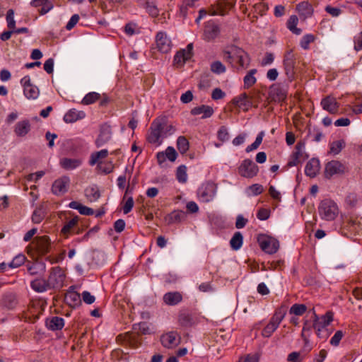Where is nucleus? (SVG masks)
<instances>
[{
    "instance_id": "1",
    "label": "nucleus",
    "mask_w": 362,
    "mask_h": 362,
    "mask_svg": "<svg viewBox=\"0 0 362 362\" xmlns=\"http://www.w3.org/2000/svg\"><path fill=\"white\" fill-rule=\"evenodd\" d=\"M175 131V127L168 124L165 118H157L151 124L147 140L149 143L158 146L161 144L163 139L172 135Z\"/></svg>"
},
{
    "instance_id": "2",
    "label": "nucleus",
    "mask_w": 362,
    "mask_h": 362,
    "mask_svg": "<svg viewBox=\"0 0 362 362\" xmlns=\"http://www.w3.org/2000/svg\"><path fill=\"white\" fill-rule=\"evenodd\" d=\"M223 58L233 67L238 69L247 68L250 64L247 53L237 46H231L228 50L225 51Z\"/></svg>"
},
{
    "instance_id": "3",
    "label": "nucleus",
    "mask_w": 362,
    "mask_h": 362,
    "mask_svg": "<svg viewBox=\"0 0 362 362\" xmlns=\"http://www.w3.org/2000/svg\"><path fill=\"white\" fill-rule=\"evenodd\" d=\"M318 213L322 219L331 221L337 217L339 208L333 200L325 199L319 204Z\"/></svg>"
},
{
    "instance_id": "4",
    "label": "nucleus",
    "mask_w": 362,
    "mask_h": 362,
    "mask_svg": "<svg viewBox=\"0 0 362 362\" xmlns=\"http://www.w3.org/2000/svg\"><path fill=\"white\" fill-rule=\"evenodd\" d=\"M66 275L59 267H52L49 271L47 282L51 289H59L63 287Z\"/></svg>"
},
{
    "instance_id": "5",
    "label": "nucleus",
    "mask_w": 362,
    "mask_h": 362,
    "mask_svg": "<svg viewBox=\"0 0 362 362\" xmlns=\"http://www.w3.org/2000/svg\"><path fill=\"white\" fill-rule=\"evenodd\" d=\"M257 242L260 248L269 255L276 253L279 248V241L276 238L265 234L259 235Z\"/></svg>"
},
{
    "instance_id": "6",
    "label": "nucleus",
    "mask_w": 362,
    "mask_h": 362,
    "mask_svg": "<svg viewBox=\"0 0 362 362\" xmlns=\"http://www.w3.org/2000/svg\"><path fill=\"white\" fill-rule=\"evenodd\" d=\"M217 186L213 182H206L201 185L198 189L197 196L202 202H209L212 201L216 194Z\"/></svg>"
},
{
    "instance_id": "7",
    "label": "nucleus",
    "mask_w": 362,
    "mask_h": 362,
    "mask_svg": "<svg viewBox=\"0 0 362 362\" xmlns=\"http://www.w3.org/2000/svg\"><path fill=\"white\" fill-rule=\"evenodd\" d=\"M238 174L246 178L255 177L259 172V167L250 159H245L238 168Z\"/></svg>"
},
{
    "instance_id": "8",
    "label": "nucleus",
    "mask_w": 362,
    "mask_h": 362,
    "mask_svg": "<svg viewBox=\"0 0 362 362\" xmlns=\"http://www.w3.org/2000/svg\"><path fill=\"white\" fill-rule=\"evenodd\" d=\"M285 313L279 310L276 311L269 322L265 326L262 331V335L264 337L269 338L274 332L279 327L280 323L284 317Z\"/></svg>"
},
{
    "instance_id": "9",
    "label": "nucleus",
    "mask_w": 362,
    "mask_h": 362,
    "mask_svg": "<svg viewBox=\"0 0 362 362\" xmlns=\"http://www.w3.org/2000/svg\"><path fill=\"white\" fill-rule=\"evenodd\" d=\"M296 64V57L293 49H289L286 52L283 65L285 74L289 79H293L295 75V69Z\"/></svg>"
},
{
    "instance_id": "10",
    "label": "nucleus",
    "mask_w": 362,
    "mask_h": 362,
    "mask_svg": "<svg viewBox=\"0 0 362 362\" xmlns=\"http://www.w3.org/2000/svg\"><path fill=\"white\" fill-rule=\"evenodd\" d=\"M305 146L304 141H300L297 143L295 151L291 154L287 163L288 167L296 166L308 158V155L304 152Z\"/></svg>"
},
{
    "instance_id": "11",
    "label": "nucleus",
    "mask_w": 362,
    "mask_h": 362,
    "mask_svg": "<svg viewBox=\"0 0 362 362\" xmlns=\"http://www.w3.org/2000/svg\"><path fill=\"white\" fill-rule=\"evenodd\" d=\"M345 166L339 160H331L325 165V176L326 178H331L333 175L343 173Z\"/></svg>"
},
{
    "instance_id": "12",
    "label": "nucleus",
    "mask_w": 362,
    "mask_h": 362,
    "mask_svg": "<svg viewBox=\"0 0 362 362\" xmlns=\"http://www.w3.org/2000/svg\"><path fill=\"white\" fill-rule=\"evenodd\" d=\"M69 184L70 179L68 177H62L53 182L52 192L55 195H62L68 191Z\"/></svg>"
},
{
    "instance_id": "13",
    "label": "nucleus",
    "mask_w": 362,
    "mask_h": 362,
    "mask_svg": "<svg viewBox=\"0 0 362 362\" xmlns=\"http://www.w3.org/2000/svg\"><path fill=\"white\" fill-rule=\"evenodd\" d=\"M333 320V313L327 312L325 315L318 318L315 315V320L313 322V327L316 330L317 335L320 337V332L328 326Z\"/></svg>"
},
{
    "instance_id": "14",
    "label": "nucleus",
    "mask_w": 362,
    "mask_h": 362,
    "mask_svg": "<svg viewBox=\"0 0 362 362\" xmlns=\"http://www.w3.org/2000/svg\"><path fill=\"white\" fill-rule=\"evenodd\" d=\"M160 341L163 346L168 349L177 346L180 342V337L176 332H169L161 336Z\"/></svg>"
},
{
    "instance_id": "15",
    "label": "nucleus",
    "mask_w": 362,
    "mask_h": 362,
    "mask_svg": "<svg viewBox=\"0 0 362 362\" xmlns=\"http://www.w3.org/2000/svg\"><path fill=\"white\" fill-rule=\"evenodd\" d=\"M220 33V28L213 21H209L204 24V39L206 41L214 40Z\"/></svg>"
},
{
    "instance_id": "16",
    "label": "nucleus",
    "mask_w": 362,
    "mask_h": 362,
    "mask_svg": "<svg viewBox=\"0 0 362 362\" xmlns=\"http://www.w3.org/2000/svg\"><path fill=\"white\" fill-rule=\"evenodd\" d=\"M34 247L39 255H44L49 252L51 243L48 236L37 237L33 242Z\"/></svg>"
},
{
    "instance_id": "17",
    "label": "nucleus",
    "mask_w": 362,
    "mask_h": 362,
    "mask_svg": "<svg viewBox=\"0 0 362 362\" xmlns=\"http://www.w3.org/2000/svg\"><path fill=\"white\" fill-rule=\"evenodd\" d=\"M156 42L158 49L163 53H168L171 49V41L165 33L159 32L156 35Z\"/></svg>"
},
{
    "instance_id": "18",
    "label": "nucleus",
    "mask_w": 362,
    "mask_h": 362,
    "mask_svg": "<svg viewBox=\"0 0 362 362\" xmlns=\"http://www.w3.org/2000/svg\"><path fill=\"white\" fill-rule=\"evenodd\" d=\"M112 136V131L110 125L104 124L101 125L100 134L95 140V146L100 148L107 143Z\"/></svg>"
},
{
    "instance_id": "19",
    "label": "nucleus",
    "mask_w": 362,
    "mask_h": 362,
    "mask_svg": "<svg viewBox=\"0 0 362 362\" xmlns=\"http://www.w3.org/2000/svg\"><path fill=\"white\" fill-rule=\"evenodd\" d=\"M232 102L235 106L242 109L245 112H247L252 106V101L251 98L245 93H243L235 97Z\"/></svg>"
},
{
    "instance_id": "20",
    "label": "nucleus",
    "mask_w": 362,
    "mask_h": 362,
    "mask_svg": "<svg viewBox=\"0 0 362 362\" xmlns=\"http://www.w3.org/2000/svg\"><path fill=\"white\" fill-rule=\"evenodd\" d=\"M322 108L331 114H336L339 110V103L335 98L327 96L321 101Z\"/></svg>"
},
{
    "instance_id": "21",
    "label": "nucleus",
    "mask_w": 362,
    "mask_h": 362,
    "mask_svg": "<svg viewBox=\"0 0 362 362\" xmlns=\"http://www.w3.org/2000/svg\"><path fill=\"white\" fill-rule=\"evenodd\" d=\"M320 169V160L317 158L310 159L305 168V173L310 177H315Z\"/></svg>"
},
{
    "instance_id": "22",
    "label": "nucleus",
    "mask_w": 362,
    "mask_h": 362,
    "mask_svg": "<svg viewBox=\"0 0 362 362\" xmlns=\"http://www.w3.org/2000/svg\"><path fill=\"white\" fill-rule=\"evenodd\" d=\"M163 300L168 305H176L182 300V295L178 291L168 292L163 295Z\"/></svg>"
},
{
    "instance_id": "23",
    "label": "nucleus",
    "mask_w": 362,
    "mask_h": 362,
    "mask_svg": "<svg viewBox=\"0 0 362 362\" xmlns=\"http://www.w3.org/2000/svg\"><path fill=\"white\" fill-rule=\"evenodd\" d=\"M177 153L175 148L168 146L165 152H158L157 153V160L159 164L163 163L168 158L170 161L173 162L176 160Z\"/></svg>"
},
{
    "instance_id": "24",
    "label": "nucleus",
    "mask_w": 362,
    "mask_h": 362,
    "mask_svg": "<svg viewBox=\"0 0 362 362\" xmlns=\"http://www.w3.org/2000/svg\"><path fill=\"white\" fill-rule=\"evenodd\" d=\"M18 303L16 296L14 293H5L1 298V304L7 309H13Z\"/></svg>"
},
{
    "instance_id": "25",
    "label": "nucleus",
    "mask_w": 362,
    "mask_h": 362,
    "mask_svg": "<svg viewBox=\"0 0 362 362\" xmlns=\"http://www.w3.org/2000/svg\"><path fill=\"white\" fill-rule=\"evenodd\" d=\"M30 123L29 120L24 119L18 122L14 128V132L18 136L23 137L30 131Z\"/></svg>"
},
{
    "instance_id": "26",
    "label": "nucleus",
    "mask_w": 362,
    "mask_h": 362,
    "mask_svg": "<svg viewBox=\"0 0 362 362\" xmlns=\"http://www.w3.org/2000/svg\"><path fill=\"white\" fill-rule=\"evenodd\" d=\"M86 114L83 111H78L76 109L69 110L64 116V120L66 123H73L78 119H83Z\"/></svg>"
},
{
    "instance_id": "27",
    "label": "nucleus",
    "mask_w": 362,
    "mask_h": 362,
    "mask_svg": "<svg viewBox=\"0 0 362 362\" xmlns=\"http://www.w3.org/2000/svg\"><path fill=\"white\" fill-rule=\"evenodd\" d=\"M190 112L192 115L202 114V118L206 119L210 117L214 114V109L211 106L202 105L192 108Z\"/></svg>"
},
{
    "instance_id": "28",
    "label": "nucleus",
    "mask_w": 362,
    "mask_h": 362,
    "mask_svg": "<svg viewBox=\"0 0 362 362\" xmlns=\"http://www.w3.org/2000/svg\"><path fill=\"white\" fill-rule=\"evenodd\" d=\"M64 326V320L57 316L52 317L46 320V327L52 331L59 330Z\"/></svg>"
},
{
    "instance_id": "29",
    "label": "nucleus",
    "mask_w": 362,
    "mask_h": 362,
    "mask_svg": "<svg viewBox=\"0 0 362 362\" xmlns=\"http://www.w3.org/2000/svg\"><path fill=\"white\" fill-rule=\"evenodd\" d=\"M81 163V159L64 158L60 160L61 166L66 170H74L79 167Z\"/></svg>"
},
{
    "instance_id": "30",
    "label": "nucleus",
    "mask_w": 362,
    "mask_h": 362,
    "mask_svg": "<svg viewBox=\"0 0 362 362\" xmlns=\"http://www.w3.org/2000/svg\"><path fill=\"white\" fill-rule=\"evenodd\" d=\"M30 286L34 291L38 293H42L51 289L48 284L47 280L44 279H36L32 281L30 283Z\"/></svg>"
},
{
    "instance_id": "31",
    "label": "nucleus",
    "mask_w": 362,
    "mask_h": 362,
    "mask_svg": "<svg viewBox=\"0 0 362 362\" xmlns=\"http://www.w3.org/2000/svg\"><path fill=\"white\" fill-rule=\"evenodd\" d=\"M30 5L33 7L42 6L40 10L41 15L47 13L53 8V4L49 1V0H33L30 2Z\"/></svg>"
},
{
    "instance_id": "32",
    "label": "nucleus",
    "mask_w": 362,
    "mask_h": 362,
    "mask_svg": "<svg viewBox=\"0 0 362 362\" xmlns=\"http://www.w3.org/2000/svg\"><path fill=\"white\" fill-rule=\"evenodd\" d=\"M185 218V213L184 211L175 210L166 216L165 221L168 224H174L181 222Z\"/></svg>"
},
{
    "instance_id": "33",
    "label": "nucleus",
    "mask_w": 362,
    "mask_h": 362,
    "mask_svg": "<svg viewBox=\"0 0 362 362\" xmlns=\"http://www.w3.org/2000/svg\"><path fill=\"white\" fill-rule=\"evenodd\" d=\"M141 5H144L146 11L152 16H158L159 11L153 0H139Z\"/></svg>"
},
{
    "instance_id": "34",
    "label": "nucleus",
    "mask_w": 362,
    "mask_h": 362,
    "mask_svg": "<svg viewBox=\"0 0 362 362\" xmlns=\"http://www.w3.org/2000/svg\"><path fill=\"white\" fill-rule=\"evenodd\" d=\"M65 300L70 305L76 306L81 303V296L73 289H69L66 293Z\"/></svg>"
},
{
    "instance_id": "35",
    "label": "nucleus",
    "mask_w": 362,
    "mask_h": 362,
    "mask_svg": "<svg viewBox=\"0 0 362 362\" xmlns=\"http://www.w3.org/2000/svg\"><path fill=\"white\" fill-rule=\"evenodd\" d=\"M107 156L108 151L107 149H102L99 151L93 152L90 156L89 165L93 166L97 163L100 164V160L105 158Z\"/></svg>"
},
{
    "instance_id": "36",
    "label": "nucleus",
    "mask_w": 362,
    "mask_h": 362,
    "mask_svg": "<svg viewBox=\"0 0 362 362\" xmlns=\"http://www.w3.org/2000/svg\"><path fill=\"white\" fill-rule=\"evenodd\" d=\"M189 59V54H186L185 50L181 49L175 55L173 62L177 67H180Z\"/></svg>"
},
{
    "instance_id": "37",
    "label": "nucleus",
    "mask_w": 362,
    "mask_h": 362,
    "mask_svg": "<svg viewBox=\"0 0 362 362\" xmlns=\"http://www.w3.org/2000/svg\"><path fill=\"white\" fill-rule=\"evenodd\" d=\"M243 243V236L240 232L238 231L234 233L230 239V245L233 250H238L242 247Z\"/></svg>"
},
{
    "instance_id": "38",
    "label": "nucleus",
    "mask_w": 362,
    "mask_h": 362,
    "mask_svg": "<svg viewBox=\"0 0 362 362\" xmlns=\"http://www.w3.org/2000/svg\"><path fill=\"white\" fill-rule=\"evenodd\" d=\"M198 0H183L180 7V13L183 18H186L188 13V10L195 6V3Z\"/></svg>"
},
{
    "instance_id": "39",
    "label": "nucleus",
    "mask_w": 362,
    "mask_h": 362,
    "mask_svg": "<svg viewBox=\"0 0 362 362\" xmlns=\"http://www.w3.org/2000/svg\"><path fill=\"white\" fill-rule=\"evenodd\" d=\"M78 222V217L75 216L67 221L61 230V233L66 237L69 235L71 230L76 226Z\"/></svg>"
},
{
    "instance_id": "40",
    "label": "nucleus",
    "mask_w": 362,
    "mask_h": 362,
    "mask_svg": "<svg viewBox=\"0 0 362 362\" xmlns=\"http://www.w3.org/2000/svg\"><path fill=\"white\" fill-rule=\"evenodd\" d=\"M298 12L305 17L310 16L313 13L312 6L307 1H303L297 5Z\"/></svg>"
},
{
    "instance_id": "41",
    "label": "nucleus",
    "mask_w": 362,
    "mask_h": 362,
    "mask_svg": "<svg viewBox=\"0 0 362 362\" xmlns=\"http://www.w3.org/2000/svg\"><path fill=\"white\" fill-rule=\"evenodd\" d=\"M298 19L296 16H291L287 22V28L294 34L300 35L301 30L297 28Z\"/></svg>"
},
{
    "instance_id": "42",
    "label": "nucleus",
    "mask_w": 362,
    "mask_h": 362,
    "mask_svg": "<svg viewBox=\"0 0 362 362\" xmlns=\"http://www.w3.org/2000/svg\"><path fill=\"white\" fill-rule=\"evenodd\" d=\"M85 194L90 202H95L100 196L99 190L95 187H87L85 190Z\"/></svg>"
},
{
    "instance_id": "43",
    "label": "nucleus",
    "mask_w": 362,
    "mask_h": 362,
    "mask_svg": "<svg viewBox=\"0 0 362 362\" xmlns=\"http://www.w3.org/2000/svg\"><path fill=\"white\" fill-rule=\"evenodd\" d=\"M25 96L28 99H36L39 95V89L37 86L32 85L23 89Z\"/></svg>"
},
{
    "instance_id": "44",
    "label": "nucleus",
    "mask_w": 362,
    "mask_h": 362,
    "mask_svg": "<svg viewBox=\"0 0 362 362\" xmlns=\"http://www.w3.org/2000/svg\"><path fill=\"white\" fill-rule=\"evenodd\" d=\"M189 141L182 136H180L177 139V147L181 154L185 153L189 149Z\"/></svg>"
},
{
    "instance_id": "45",
    "label": "nucleus",
    "mask_w": 362,
    "mask_h": 362,
    "mask_svg": "<svg viewBox=\"0 0 362 362\" xmlns=\"http://www.w3.org/2000/svg\"><path fill=\"white\" fill-rule=\"evenodd\" d=\"M100 98V94L96 92H90L86 94L81 103L85 105H90L97 101Z\"/></svg>"
},
{
    "instance_id": "46",
    "label": "nucleus",
    "mask_w": 362,
    "mask_h": 362,
    "mask_svg": "<svg viewBox=\"0 0 362 362\" xmlns=\"http://www.w3.org/2000/svg\"><path fill=\"white\" fill-rule=\"evenodd\" d=\"M345 142L344 140H338L333 141L330 144V153L334 155L339 154L341 151L344 148Z\"/></svg>"
},
{
    "instance_id": "47",
    "label": "nucleus",
    "mask_w": 362,
    "mask_h": 362,
    "mask_svg": "<svg viewBox=\"0 0 362 362\" xmlns=\"http://www.w3.org/2000/svg\"><path fill=\"white\" fill-rule=\"evenodd\" d=\"M256 71V69H251L244 77V86L245 88H248L256 83V78L254 76Z\"/></svg>"
},
{
    "instance_id": "48",
    "label": "nucleus",
    "mask_w": 362,
    "mask_h": 362,
    "mask_svg": "<svg viewBox=\"0 0 362 362\" xmlns=\"http://www.w3.org/2000/svg\"><path fill=\"white\" fill-rule=\"evenodd\" d=\"M178 321L182 326L185 327L191 326L193 323L192 316L187 313H181L179 315Z\"/></svg>"
},
{
    "instance_id": "49",
    "label": "nucleus",
    "mask_w": 362,
    "mask_h": 362,
    "mask_svg": "<svg viewBox=\"0 0 362 362\" xmlns=\"http://www.w3.org/2000/svg\"><path fill=\"white\" fill-rule=\"evenodd\" d=\"M26 257L23 254L16 255L8 264L9 268H18L25 263Z\"/></svg>"
},
{
    "instance_id": "50",
    "label": "nucleus",
    "mask_w": 362,
    "mask_h": 362,
    "mask_svg": "<svg viewBox=\"0 0 362 362\" xmlns=\"http://www.w3.org/2000/svg\"><path fill=\"white\" fill-rule=\"evenodd\" d=\"M176 177L179 182L185 183L187 180V168L182 165L177 168Z\"/></svg>"
},
{
    "instance_id": "51",
    "label": "nucleus",
    "mask_w": 362,
    "mask_h": 362,
    "mask_svg": "<svg viewBox=\"0 0 362 362\" xmlns=\"http://www.w3.org/2000/svg\"><path fill=\"white\" fill-rule=\"evenodd\" d=\"M307 310V307L304 304H293L289 310L290 314H293L295 315H302Z\"/></svg>"
},
{
    "instance_id": "52",
    "label": "nucleus",
    "mask_w": 362,
    "mask_h": 362,
    "mask_svg": "<svg viewBox=\"0 0 362 362\" xmlns=\"http://www.w3.org/2000/svg\"><path fill=\"white\" fill-rule=\"evenodd\" d=\"M45 269L44 264L34 263L27 264V269L30 275H37L40 273V270H44Z\"/></svg>"
},
{
    "instance_id": "53",
    "label": "nucleus",
    "mask_w": 362,
    "mask_h": 362,
    "mask_svg": "<svg viewBox=\"0 0 362 362\" xmlns=\"http://www.w3.org/2000/svg\"><path fill=\"white\" fill-rule=\"evenodd\" d=\"M226 70V66L220 61H215L211 64V71L216 74H223Z\"/></svg>"
},
{
    "instance_id": "54",
    "label": "nucleus",
    "mask_w": 362,
    "mask_h": 362,
    "mask_svg": "<svg viewBox=\"0 0 362 362\" xmlns=\"http://www.w3.org/2000/svg\"><path fill=\"white\" fill-rule=\"evenodd\" d=\"M231 7V4L226 1H218L216 4L217 11L222 12L220 16H225L227 13V9Z\"/></svg>"
},
{
    "instance_id": "55",
    "label": "nucleus",
    "mask_w": 362,
    "mask_h": 362,
    "mask_svg": "<svg viewBox=\"0 0 362 362\" xmlns=\"http://www.w3.org/2000/svg\"><path fill=\"white\" fill-rule=\"evenodd\" d=\"M315 40V36L312 34H308L304 35L300 42V47L303 49H308L309 45Z\"/></svg>"
},
{
    "instance_id": "56",
    "label": "nucleus",
    "mask_w": 362,
    "mask_h": 362,
    "mask_svg": "<svg viewBox=\"0 0 362 362\" xmlns=\"http://www.w3.org/2000/svg\"><path fill=\"white\" fill-rule=\"evenodd\" d=\"M7 26L10 30H14L16 27V21L14 20V11L9 9L6 13Z\"/></svg>"
},
{
    "instance_id": "57",
    "label": "nucleus",
    "mask_w": 362,
    "mask_h": 362,
    "mask_svg": "<svg viewBox=\"0 0 362 362\" xmlns=\"http://www.w3.org/2000/svg\"><path fill=\"white\" fill-rule=\"evenodd\" d=\"M45 218V214L42 209H37L32 215V221L35 223H40Z\"/></svg>"
},
{
    "instance_id": "58",
    "label": "nucleus",
    "mask_w": 362,
    "mask_h": 362,
    "mask_svg": "<svg viewBox=\"0 0 362 362\" xmlns=\"http://www.w3.org/2000/svg\"><path fill=\"white\" fill-rule=\"evenodd\" d=\"M218 139L222 142H225L229 139V133L226 127L222 126L219 128L217 134Z\"/></svg>"
},
{
    "instance_id": "59",
    "label": "nucleus",
    "mask_w": 362,
    "mask_h": 362,
    "mask_svg": "<svg viewBox=\"0 0 362 362\" xmlns=\"http://www.w3.org/2000/svg\"><path fill=\"white\" fill-rule=\"evenodd\" d=\"M247 190L252 195L257 196L262 194L264 189L262 185L259 184H253L247 188Z\"/></svg>"
},
{
    "instance_id": "60",
    "label": "nucleus",
    "mask_w": 362,
    "mask_h": 362,
    "mask_svg": "<svg viewBox=\"0 0 362 362\" xmlns=\"http://www.w3.org/2000/svg\"><path fill=\"white\" fill-rule=\"evenodd\" d=\"M270 212L269 209L260 208L257 213V217L260 221L267 220L270 216Z\"/></svg>"
},
{
    "instance_id": "61",
    "label": "nucleus",
    "mask_w": 362,
    "mask_h": 362,
    "mask_svg": "<svg viewBox=\"0 0 362 362\" xmlns=\"http://www.w3.org/2000/svg\"><path fill=\"white\" fill-rule=\"evenodd\" d=\"M308 136L312 137L313 141L319 142L321 141L324 135L321 131L318 129H313V131H309Z\"/></svg>"
},
{
    "instance_id": "62",
    "label": "nucleus",
    "mask_w": 362,
    "mask_h": 362,
    "mask_svg": "<svg viewBox=\"0 0 362 362\" xmlns=\"http://www.w3.org/2000/svg\"><path fill=\"white\" fill-rule=\"evenodd\" d=\"M344 334L342 331L339 330L335 332L334 336L330 339V344L332 346H337L339 345L341 339H342Z\"/></svg>"
},
{
    "instance_id": "63",
    "label": "nucleus",
    "mask_w": 362,
    "mask_h": 362,
    "mask_svg": "<svg viewBox=\"0 0 362 362\" xmlns=\"http://www.w3.org/2000/svg\"><path fill=\"white\" fill-rule=\"evenodd\" d=\"M45 175V172L42 170L37 171L35 173H30L27 176V180L30 182H36Z\"/></svg>"
},
{
    "instance_id": "64",
    "label": "nucleus",
    "mask_w": 362,
    "mask_h": 362,
    "mask_svg": "<svg viewBox=\"0 0 362 362\" xmlns=\"http://www.w3.org/2000/svg\"><path fill=\"white\" fill-rule=\"evenodd\" d=\"M354 49L356 51L362 49V32L354 37Z\"/></svg>"
}]
</instances>
